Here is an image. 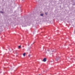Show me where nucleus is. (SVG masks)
Wrapping results in <instances>:
<instances>
[{
    "label": "nucleus",
    "mask_w": 75,
    "mask_h": 75,
    "mask_svg": "<svg viewBox=\"0 0 75 75\" xmlns=\"http://www.w3.org/2000/svg\"><path fill=\"white\" fill-rule=\"evenodd\" d=\"M46 61L47 59H46V58H44L43 60V62H45Z\"/></svg>",
    "instance_id": "1"
},
{
    "label": "nucleus",
    "mask_w": 75,
    "mask_h": 75,
    "mask_svg": "<svg viewBox=\"0 0 75 75\" xmlns=\"http://www.w3.org/2000/svg\"><path fill=\"white\" fill-rule=\"evenodd\" d=\"M58 58L56 57V58H55V61H58Z\"/></svg>",
    "instance_id": "2"
},
{
    "label": "nucleus",
    "mask_w": 75,
    "mask_h": 75,
    "mask_svg": "<svg viewBox=\"0 0 75 75\" xmlns=\"http://www.w3.org/2000/svg\"><path fill=\"white\" fill-rule=\"evenodd\" d=\"M21 48V46H19L18 47V48L19 49H20V48Z\"/></svg>",
    "instance_id": "3"
},
{
    "label": "nucleus",
    "mask_w": 75,
    "mask_h": 75,
    "mask_svg": "<svg viewBox=\"0 0 75 75\" xmlns=\"http://www.w3.org/2000/svg\"><path fill=\"white\" fill-rule=\"evenodd\" d=\"M23 55L24 56V57H25V53H24L23 54Z\"/></svg>",
    "instance_id": "4"
},
{
    "label": "nucleus",
    "mask_w": 75,
    "mask_h": 75,
    "mask_svg": "<svg viewBox=\"0 0 75 75\" xmlns=\"http://www.w3.org/2000/svg\"><path fill=\"white\" fill-rule=\"evenodd\" d=\"M40 16H44V14H43L42 13H41L40 14Z\"/></svg>",
    "instance_id": "5"
},
{
    "label": "nucleus",
    "mask_w": 75,
    "mask_h": 75,
    "mask_svg": "<svg viewBox=\"0 0 75 75\" xmlns=\"http://www.w3.org/2000/svg\"><path fill=\"white\" fill-rule=\"evenodd\" d=\"M0 13H1V14H3V12L2 11H0Z\"/></svg>",
    "instance_id": "6"
},
{
    "label": "nucleus",
    "mask_w": 75,
    "mask_h": 75,
    "mask_svg": "<svg viewBox=\"0 0 75 75\" xmlns=\"http://www.w3.org/2000/svg\"><path fill=\"white\" fill-rule=\"evenodd\" d=\"M31 56V54H29L28 55V56L29 57Z\"/></svg>",
    "instance_id": "7"
},
{
    "label": "nucleus",
    "mask_w": 75,
    "mask_h": 75,
    "mask_svg": "<svg viewBox=\"0 0 75 75\" xmlns=\"http://www.w3.org/2000/svg\"><path fill=\"white\" fill-rule=\"evenodd\" d=\"M11 70H13V69L12 68H11Z\"/></svg>",
    "instance_id": "8"
},
{
    "label": "nucleus",
    "mask_w": 75,
    "mask_h": 75,
    "mask_svg": "<svg viewBox=\"0 0 75 75\" xmlns=\"http://www.w3.org/2000/svg\"><path fill=\"white\" fill-rule=\"evenodd\" d=\"M45 14H47V13H45Z\"/></svg>",
    "instance_id": "9"
},
{
    "label": "nucleus",
    "mask_w": 75,
    "mask_h": 75,
    "mask_svg": "<svg viewBox=\"0 0 75 75\" xmlns=\"http://www.w3.org/2000/svg\"><path fill=\"white\" fill-rule=\"evenodd\" d=\"M44 72V71H43V72Z\"/></svg>",
    "instance_id": "10"
}]
</instances>
